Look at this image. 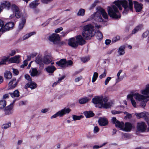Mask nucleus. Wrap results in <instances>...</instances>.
<instances>
[{"instance_id": "4c0bfd02", "label": "nucleus", "mask_w": 149, "mask_h": 149, "mask_svg": "<svg viewBox=\"0 0 149 149\" xmlns=\"http://www.w3.org/2000/svg\"><path fill=\"white\" fill-rule=\"evenodd\" d=\"M83 118V116L81 115L77 116L75 115L72 116V118L74 120H79Z\"/></svg>"}, {"instance_id": "c85d7f7f", "label": "nucleus", "mask_w": 149, "mask_h": 149, "mask_svg": "<svg viewBox=\"0 0 149 149\" xmlns=\"http://www.w3.org/2000/svg\"><path fill=\"white\" fill-rule=\"evenodd\" d=\"M36 32H33L31 33H28L27 34H26L24 35L23 37H22V39L23 40H25L30 37L31 36L35 34Z\"/></svg>"}, {"instance_id": "393cba45", "label": "nucleus", "mask_w": 149, "mask_h": 149, "mask_svg": "<svg viewBox=\"0 0 149 149\" xmlns=\"http://www.w3.org/2000/svg\"><path fill=\"white\" fill-rule=\"evenodd\" d=\"M124 46H121L118 48V52L120 56L123 55L125 53Z\"/></svg>"}, {"instance_id": "9b49d317", "label": "nucleus", "mask_w": 149, "mask_h": 149, "mask_svg": "<svg viewBox=\"0 0 149 149\" xmlns=\"http://www.w3.org/2000/svg\"><path fill=\"white\" fill-rule=\"evenodd\" d=\"M147 128V125L146 124L143 122L139 123L137 124V130L138 131L143 132L145 131Z\"/></svg>"}, {"instance_id": "774afa93", "label": "nucleus", "mask_w": 149, "mask_h": 149, "mask_svg": "<svg viewBox=\"0 0 149 149\" xmlns=\"http://www.w3.org/2000/svg\"><path fill=\"white\" fill-rule=\"evenodd\" d=\"M111 41L110 40L107 39L105 40V43L106 45L109 44L111 42Z\"/></svg>"}, {"instance_id": "7c9ffc66", "label": "nucleus", "mask_w": 149, "mask_h": 149, "mask_svg": "<svg viewBox=\"0 0 149 149\" xmlns=\"http://www.w3.org/2000/svg\"><path fill=\"white\" fill-rule=\"evenodd\" d=\"M43 63L46 64H48L51 61V60L47 56H44L42 58Z\"/></svg>"}, {"instance_id": "052dcab7", "label": "nucleus", "mask_w": 149, "mask_h": 149, "mask_svg": "<svg viewBox=\"0 0 149 149\" xmlns=\"http://www.w3.org/2000/svg\"><path fill=\"white\" fill-rule=\"evenodd\" d=\"M111 113L113 114H116L120 113L121 112L116 110H113L111 111Z\"/></svg>"}, {"instance_id": "9d476101", "label": "nucleus", "mask_w": 149, "mask_h": 149, "mask_svg": "<svg viewBox=\"0 0 149 149\" xmlns=\"http://www.w3.org/2000/svg\"><path fill=\"white\" fill-rule=\"evenodd\" d=\"M48 39L51 42H52L54 44H56L60 40V38L58 34L53 33L49 36Z\"/></svg>"}, {"instance_id": "c03bdc74", "label": "nucleus", "mask_w": 149, "mask_h": 149, "mask_svg": "<svg viewBox=\"0 0 149 149\" xmlns=\"http://www.w3.org/2000/svg\"><path fill=\"white\" fill-rule=\"evenodd\" d=\"M134 96V94L133 92H131L130 94H128L127 96V99H130V100H133V97Z\"/></svg>"}, {"instance_id": "79ce46f5", "label": "nucleus", "mask_w": 149, "mask_h": 149, "mask_svg": "<svg viewBox=\"0 0 149 149\" xmlns=\"http://www.w3.org/2000/svg\"><path fill=\"white\" fill-rule=\"evenodd\" d=\"M85 10L82 9H80L77 13V15L79 16H83L84 15Z\"/></svg>"}, {"instance_id": "bf43d9fd", "label": "nucleus", "mask_w": 149, "mask_h": 149, "mask_svg": "<svg viewBox=\"0 0 149 149\" xmlns=\"http://www.w3.org/2000/svg\"><path fill=\"white\" fill-rule=\"evenodd\" d=\"M62 30L63 28L62 27H60L56 29L55 31V32L56 33H58L62 31Z\"/></svg>"}, {"instance_id": "a878e982", "label": "nucleus", "mask_w": 149, "mask_h": 149, "mask_svg": "<svg viewBox=\"0 0 149 149\" xmlns=\"http://www.w3.org/2000/svg\"><path fill=\"white\" fill-rule=\"evenodd\" d=\"M4 77L7 79H11L12 77V74L9 71H6L4 73Z\"/></svg>"}, {"instance_id": "f257e3e1", "label": "nucleus", "mask_w": 149, "mask_h": 149, "mask_svg": "<svg viewBox=\"0 0 149 149\" xmlns=\"http://www.w3.org/2000/svg\"><path fill=\"white\" fill-rule=\"evenodd\" d=\"M128 1V5L127 1L125 0L115 1L113 3L115 5L107 7V11L109 15L113 18H120L121 16L118 8L120 10H122V8L121 6L124 8L123 13L127 14L129 10L132 11L133 8L132 1L131 0H129Z\"/></svg>"}, {"instance_id": "a18cd8bd", "label": "nucleus", "mask_w": 149, "mask_h": 149, "mask_svg": "<svg viewBox=\"0 0 149 149\" xmlns=\"http://www.w3.org/2000/svg\"><path fill=\"white\" fill-rule=\"evenodd\" d=\"M122 70H119L117 74V78L116 79V81L118 82L119 81L121 80L120 78V75L121 73L122 72Z\"/></svg>"}, {"instance_id": "680f3d73", "label": "nucleus", "mask_w": 149, "mask_h": 149, "mask_svg": "<svg viewBox=\"0 0 149 149\" xmlns=\"http://www.w3.org/2000/svg\"><path fill=\"white\" fill-rule=\"evenodd\" d=\"M12 70H13V73L15 75H17L18 74L19 72L17 70L14 68H13Z\"/></svg>"}, {"instance_id": "72a5a7b5", "label": "nucleus", "mask_w": 149, "mask_h": 149, "mask_svg": "<svg viewBox=\"0 0 149 149\" xmlns=\"http://www.w3.org/2000/svg\"><path fill=\"white\" fill-rule=\"evenodd\" d=\"M35 62L37 64L41 65L43 63L42 58L40 57H37L35 60Z\"/></svg>"}, {"instance_id": "09e8293b", "label": "nucleus", "mask_w": 149, "mask_h": 149, "mask_svg": "<svg viewBox=\"0 0 149 149\" xmlns=\"http://www.w3.org/2000/svg\"><path fill=\"white\" fill-rule=\"evenodd\" d=\"M4 25V22L3 21L0 19V32L2 30Z\"/></svg>"}, {"instance_id": "a211bd4d", "label": "nucleus", "mask_w": 149, "mask_h": 149, "mask_svg": "<svg viewBox=\"0 0 149 149\" xmlns=\"http://www.w3.org/2000/svg\"><path fill=\"white\" fill-rule=\"evenodd\" d=\"M134 7L136 12H139L143 8L142 4L138 3L137 1H134Z\"/></svg>"}, {"instance_id": "f03ea898", "label": "nucleus", "mask_w": 149, "mask_h": 149, "mask_svg": "<svg viewBox=\"0 0 149 149\" xmlns=\"http://www.w3.org/2000/svg\"><path fill=\"white\" fill-rule=\"evenodd\" d=\"M108 98L106 96H97L93 98L92 101L95 105L96 107L108 109L111 107L113 104L112 102L111 101L108 102Z\"/></svg>"}, {"instance_id": "7ed1b4c3", "label": "nucleus", "mask_w": 149, "mask_h": 149, "mask_svg": "<svg viewBox=\"0 0 149 149\" xmlns=\"http://www.w3.org/2000/svg\"><path fill=\"white\" fill-rule=\"evenodd\" d=\"M97 11L92 15L90 17L88 18L87 21L93 19L96 21L97 22H102L103 21L101 15H102L103 17L105 19H107L108 17V15L104 9L101 8H97Z\"/></svg>"}, {"instance_id": "13d9d810", "label": "nucleus", "mask_w": 149, "mask_h": 149, "mask_svg": "<svg viewBox=\"0 0 149 149\" xmlns=\"http://www.w3.org/2000/svg\"><path fill=\"white\" fill-rule=\"evenodd\" d=\"M8 58H5L4 59H2L0 61V65L4 64L6 63V62Z\"/></svg>"}, {"instance_id": "5701e85b", "label": "nucleus", "mask_w": 149, "mask_h": 149, "mask_svg": "<svg viewBox=\"0 0 149 149\" xmlns=\"http://www.w3.org/2000/svg\"><path fill=\"white\" fill-rule=\"evenodd\" d=\"M38 1L39 0H36L30 3L29 4V8L32 9L36 8L39 4Z\"/></svg>"}, {"instance_id": "dca6fc26", "label": "nucleus", "mask_w": 149, "mask_h": 149, "mask_svg": "<svg viewBox=\"0 0 149 149\" xmlns=\"http://www.w3.org/2000/svg\"><path fill=\"white\" fill-rule=\"evenodd\" d=\"M14 25V24L12 22H9L6 24L4 26H3V29L1 31H5L9 30L12 28Z\"/></svg>"}, {"instance_id": "69168bd1", "label": "nucleus", "mask_w": 149, "mask_h": 149, "mask_svg": "<svg viewBox=\"0 0 149 149\" xmlns=\"http://www.w3.org/2000/svg\"><path fill=\"white\" fill-rule=\"evenodd\" d=\"M15 14H11L9 16V18L11 19H14L15 18Z\"/></svg>"}, {"instance_id": "de8ad7c7", "label": "nucleus", "mask_w": 149, "mask_h": 149, "mask_svg": "<svg viewBox=\"0 0 149 149\" xmlns=\"http://www.w3.org/2000/svg\"><path fill=\"white\" fill-rule=\"evenodd\" d=\"M111 77H107L104 81V84L105 85H107L108 83L111 80Z\"/></svg>"}, {"instance_id": "c756f323", "label": "nucleus", "mask_w": 149, "mask_h": 149, "mask_svg": "<svg viewBox=\"0 0 149 149\" xmlns=\"http://www.w3.org/2000/svg\"><path fill=\"white\" fill-rule=\"evenodd\" d=\"M11 96L13 98L17 97L19 96V92L17 90H15L13 93H10Z\"/></svg>"}, {"instance_id": "412c9836", "label": "nucleus", "mask_w": 149, "mask_h": 149, "mask_svg": "<svg viewBox=\"0 0 149 149\" xmlns=\"http://www.w3.org/2000/svg\"><path fill=\"white\" fill-rule=\"evenodd\" d=\"M135 115L139 118L143 117L148 118L149 117V113L146 112L136 113H135Z\"/></svg>"}, {"instance_id": "f704fd0d", "label": "nucleus", "mask_w": 149, "mask_h": 149, "mask_svg": "<svg viewBox=\"0 0 149 149\" xmlns=\"http://www.w3.org/2000/svg\"><path fill=\"white\" fill-rule=\"evenodd\" d=\"M6 105V102L5 100H0V109L4 108Z\"/></svg>"}, {"instance_id": "2f4dec72", "label": "nucleus", "mask_w": 149, "mask_h": 149, "mask_svg": "<svg viewBox=\"0 0 149 149\" xmlns=\"http://www.w3.org/2000/svg\"><path fill=\"white\" fill-rule=\"evenodd\" d=\"M26 22V19L25 18L22 19L21 22L19 23L18 26L19 28L21 29L23 28L24 25Z\"/></svg>"}, {"instance_id": "5fc2aeb1", "label": "nucleus", "mask_w": 149, "mask_h": 149, "mask_svg": "<svg viewBox=\"0 0 149 149\" xmlns=\"http://www.w3.org/2000/svg\"><path fill=\"white\" fill-rule=\"evenodd\" d=\"M82 79V77L81 76H80L77 77L75 78L74 81L75 82H78L80 81Z\"/></svg>"}, {"instance_id": "39448f33", "label": "nucleus", "mask_w": 149, "mask_h": 149, "mask_svg": "<svg viewBox=\"0 0 149 149\" xmlns=\"http://www.w3.org/2000/svg\"><path fill=\"white\" fill-rule=\"evenodd\" d=\"M95 34L94 27L90 24L84 26L82 32L83 37L86 39H91Z\"/></svg>"}, {"instance_id": "603ef678", "label": "nucleus", "mask_w": 149, "mask_h": 149, "mask_svg": "<svg viewBox=\"0 0 149 149\" xmlns=\"http://www.w3.org/2000/svg\"><path fill=\"white\" fill-rule=\"evenodd\" d=\"M27 61V60H24L23 62V64L21 65L20 66V67L23 68L25 66H27L28 64Z\"/></svg>"}, {"instance_id": "49530a36", "label": "nucleus", "mask_w": 149, "mask_h": 149, "mask_svg": "<svg viewBox=\"0 0 149 149\" xmlns=\"http://www.w3.org/2000/svg\"><path fill=\"white\" fill-rule=\"evenodd\" d=\"M120 39V37L117 36L113 38L112 41L113 42H116Z\"/></svg>"}, {"instance_id": "b1692460", "label": "nucleus", "mask_w": 149, "mask_h": 149, "mask_svg": "<svg viewBox=\"0 0 149 149\" xmlns=\"http://www.w3.org/2000/svg\"><path fill=\"white\" fill-rule=\"evenodd\" d=\"M20 56H16L10 59L9 61L11 63H19Z\"/></svg>"}, {"instance_id": "4468645a", "label": "nucleus", "mask_w": 149, "mask_h": 149, "mask_svg": "<svg viewBox=\"0 0 149 149\" xmlns=\"http://www.w3.org/2000/svg\"><path fill=\"white\" fill-rule=\"evenodd\" d=\"M68 44L72 47L74 48H76L78 46V43L74 38H72L68 40Z\"/></svg>"}, {"instance_id": "473e14b6", "label": "nucleus", "mask_w": 149, "mask_h": 149, "mask_svg": "<svg viewBox=\"0 0 149 149\" xmlns=\"http://www.w3.org/2000/svg\"><path fill=\"white\" fill-rule=\"evenodd\" d=\"M142 28V25H139L136 26L135 29L132 31V34H135L138 32L139 30H141Z\"/></svg>"}, {"instance_id": "f8f14e48", "label": "nucleus", "mask_w": 149, "mask_h": 149, "mask_svg": "<svg viewBox=\"0 0 149 149\" xmlns=\"http://www.w3.org/2000/svg\"><path fill=\"white\" fill-rule=\"evenodd\" d=\"M18 81L15 79H13L8 83V90H10L14 88L17 85Z\"/></svg>"}, {"instance_id": "3c124183", "label": "nucleus", "mask_w": 149, "mask_h": 149, "mask_svg": "<svg viewBox=\"0 0 149 149\" xmlns=\"http://www.w3.org/2000/svg\"><path fill=\"white\" fill-rule=\"evenodd\" d=\"M149 34V31H147L143 34L142 36L143 38H146Z\"/></svg>"}, {"instance_id": "37998d69", "label": "nucleus", "mask_w": 149, "mask_h": 149, "mask_svg": "<svg viewBox=\"0 0 149 149\" xmlns=\"http://www.w3.org/2000/svg\"><path fill=\"white\" fill-rule=\"evenodd\" d=\"M90 59L89 56H87L82 57L81 58V60L84 63L90 60Z\"/></svg>"}, {"instance_id": "aec40b11", "label": "nucleus", "mask_w": 149, "mask_h": 149, "mask_svg": "<svg viewBox=\"0 0 149 149\" xmlns=\"http://www.w3.org/2000/svg\"><path fill=\"white\" fill-rule=\"evenodd\" d=\"M98 123L100 125L104 126L108 124V121L106 118H101L99 119Z\"/></svg>"}, {"instance_id": "6e6d98bb", "label": "nucleus", "mask_w": 149, "mask_h": 149, "mask_svg": "<svg viewBox=\"0 0 149 149\" xmlns=\"http://www.w3.org/2000/svg\"><path fill=\"white\" fill-rule=\"evenodd\" d=\"M131 102L132 103V104L133 106L135 108H136L137 107L136 106V102L135 101V100H131Z\"/></svg>"}, {"instance_id": "4be33fe9", "label": "nucleus", "mask_w": 149, "mask_h": 149, "mask_svg": "<svg viewBox=\"0 0 149 149\" xmlns=\"http://www.w3.org/2000/svg\"><path fill=\"white\" fill-rule=\"evenodd\" d=\"M142 94L143 95H149V84L147 85L145 88L142 89L140 91Z\"/></svg>"}, {"instance_id": "e433bc0d", "label": "nucleus", "mask_w": 149, "mask_h": 149, "mask_svg": "<svg viewBox=\"0 0 149 149\" xmlns=\"http://www.w3.org/2000/svg\"><path fill=\"white\" fill-rule=\"evenodd\" d=\"M38 74V72L36 68L32 69V71L31 73V75L32 76L34 77Z\"/></svg>"}, {"instance_id": "58836bf2", "label": "nucleus", "mask_w": 149, "mask_h": 149, "mask_svg": "<svg viewBox=\"0 0 149 149\" xmlns=\"http://www.w3.org/2000/svg\"><path fill=\"white\" fill-rule=\"evenodd\" d=\"M88 101V100L86 97H84L80 99L79 100V103L81 104H84Z\"/></svg>"}, {"instance_id": "0eeeda50", "label": "nucleus", "mask_w": 149, "mask_h": 149, "mask_svg": "<svg viewBox=\"0 0 149 149\" xmlns=\"http://www.w3.org/2000/svg\"><path fill=\"white\" fill-rule=\"evenodd\" d=\"M71 111V109L68 108H65L61 110L58 111L54 115L51 117V119H53L56 118L57 117L59 116L60 117H62L66 114H68Z\"/></svg>"}, {"instance_id": "0e129e2a", "label": "nucleus", "mask_w": 149, "mask_h": 149, "mask_svg": "<svg viewBox=\"0 0 149 149\" xmlns=\"http://www.w3.org/2000/svg\"><path fill=\"white\" fill-rule=\"evenodd\" d=\"M124 113L126 114V117L127 118H130L132 117V115L131 114L128 113L126 112H125Z\"/></svg>"}, {"instance_id": "2eb2a0df", "label": "nucleus", "mask_w": 149, "mask_h": 149, "mask_svg": "<svg viewBox=\"0 0 149 149\" xmlns=\"http://www.w3.org/2000/svg\"><path fill=\"white\" fill-rule=\"evenodd\" d=\"M13 104H10L7 106L5 109V113L6 115H10L12 114L13 112Z\"/></svg>"}, {"instance_id": "a19ab883", "label": "nucleus", "mask_w": 149, "mask_h": 149, "mask_svg": "<svg viewBox=\"0 0 149 149\" xmlns=\"http://www.w3.org/2000/svg\"><path fill=\"white\" fill-rule=\"evenodd\" d=\"M96 37L98 39H101L103 38V36L101 32L98 31L96 33Z\"/></svg>"}, {"instance_id": "f3484780", "label": "nucleus", "mask_w": 149, "mask_h": 149, "mask_svg": "<svg viewBox=\"0 0 149 149\" xmlns=\"http://www.w3.org/2000/svg\"><path fill=\"white\" fill-rule=\"evenodd\" d=\"M1 7L2 8H6L7 10H9L11 7V4L8 1H5L1 2Z\"/></svg>"}, {"instance_id": "4d7b16f0", "label": "nucleus", "mask_w": 149, "mask_h": 149, "mask_svg": "<svg viewBox=\"0 0 149 149\" xmlns=\"http://www.w3.org/2000/svg\"><path fill=\"white\" fill-rule=\"evenodd\" d=\"M16 51H17V50H12L11 51L9 54V55L11 56H13L16 53Z\"/></svg>"}, {"instance_id": "e2e57ef3", "label": "nucleus", "mask_w": 149, "mask_h": 149, "mask_svg": "<svg viewBox=\"0 0 149 149\" xmlns=\"http://www.w3.org/2000/svg\"><path fill=\"white\" fill-rule=\"evenodd\" d=\"M99 129L97 127H95L94 129V132L95 133H96L99 131Z\"/></svg>"}, {"instance_id": "cd10ccee", "label": "nucleus", "mask_w": 149, "mask_h": 149, "mask_svg": "<svg viewBox=\"0 0 149 149\" xmlns=\"http://www.w3.org/2000/svg\"><path fill=\"white\" fill-rule=\"evenodd\" d=\"M46 70L49 73H52L56 70V68L53 66H48L46 68Z\"/></svg>"}, {"instance_id": "423d86ee", "label": "nucleus", "mask_w": 149, "mask_h": 149, "mask_svg": "<svg viewBox=\"0 0 149 149\" xmlns=\"http://www.w3.org/2000/svg\"><path fill=\"white\" fill-rule=\"evenodd\" d=\"M134 97L136 101L141 102L140 106L143 108L145 107L146 103L149 101V95L145 96L139 93H135Z\"/></svg>"}, {"instance_id": "ea45409f", "label": "nucleus", "mask_w": 149, "mask_h": 149, "mask_svg": "<svg viewBox=\"0 0 149 149\" xmlns=\"http://www.w3.org/2000/svg\"><path fill=\"white\" fill-rule=\"evenodd\" d=\"M11 124L10 122H8V123H6L3 124L2 126V128L3 129H7L10 127Z\"/></svg>"}, {"instance_id": "1a4fd4ad", "label": "nucleus", "mask_w": 149, "mask_h": 149, "mask_svg": "<svg viewBox=\"0 0 149 149\" xmlns=\"http://www.w3.org/2000/svg\"><path fill=\"white\" fill-rule=\"evenodd\" d=\"M11 9L13 13H15V17L19 18L21 15V13L19 8L15 4H13L11 6Z\"/></svg>"}, {"instance_id": "8fccbe9b", "label": "nucleus", "mask_w": 149, "mask_h": 149, "mask_svg": "<svg viewBox=\"0 0 149 149\" xmlns=\"http://www.w3.org/2000/svg\"><path fill=\"white\" fill-rule=\"evenodd\" d=\"M107 75V72L106 71H104L103 73L101 74L99 76V78L100 79L104 78Z\"/></svg>"}, {"instance_id": "338daca9", "label": "nucleus", "mask_w": 149, "mask_h": 149, "mask_svg": "<svg viewBox=\"0 0 149 149\" xmlns=\"http://www.w3.org/2000/svg\"><path fill=\"white\" fill-rule=\"evenodd\" d=\"M48 111V109H42L41 110V111L43 113H45Z\"/></svg>"}, {"instance_id": "bb28decb", "label": "nucleus", "mask_w": 149, "mask_h": 149, "mask_svg": "<svg viewBox=\"0 0 149 149\" xmlns=\"http://www.w3.org/2000/svg\"><path fill=\"white\" fill-rule=\"evenodd\" d=\"M84 114L87 118H89L93 116L94 114L92 111H86L84 112Z\"/></svg>"}, {"instance_id": "864d4df0", "label": "nucleus", "mask_w": 149, "mask_h": 149, "mask_svg": "<svg viewBox=\"0 0 149 149\" xmlns=\"http://www.w3.org/2000/svg\"><path fill=\"white\" fill-rule=\"evenodd\" d=\"M24 77L25 78L29 81V82L31 81L32 80L29 75L27 74H26L25 75Z\"/></svg>"}, {"instance_id": "6e6552de", "label": "nucleus", "mask_w": 149, "mask_h": 149, "mask_svg": "<svg viewBox=\"0 0 149 149\" xmlns=\"http://www.w3.org/2000/svg\"><path fill=\"white\" fill-rule=\"evenodd\" d=\"M56 64L61 67L65 68L66 67L72 65V62L71 60L67 61L65 59H61L58 62H57Z\"/></svg>"}, {"instance_id": "c9c22d12", "label": "nucleus", "mask_w": 149, "mask_h": 149, "mask_svg": "<svg viewBox=\"0 0 149 149\" xmlns=\"http://www.w3.org/2000/svg\"><path fill=\"white\" fill-rule=\"evenodd\" d=\"M98 76V74L97 72H94L93 76L92 82L93 83L95 82Z\"/></svg>"}, {"instance_id": "20e7f679", "label": "nucleus", "mask_w": 149, "mask_h": 149, "mask_svg": "<svg viewBox=\"0 0 149 149\" xmlns=\"http://www.w3.org/2000/svg\"><path fill=\"white\" fill-rule=\"evenodd\" d=\"M111 121L113 123L115 124L116 127L119 128L123 131L129 132L132 130V124L130 123H126L125 124L123 122H120L115 117L112 118Z\"/></svg>"}, {"instance_id": "ddd939ff", "label": "nucleus", "mask_w": 149, "mask_h": 149, "mask_svg": "<svg viewBox=\"0 0 149 149\" xmlns=\"http://www.w3.org/2000/svg\"><path fill=\"white\" fill-rule=\"evenodd\" d=\"M37 85L36 84L34 81H31L29 82L25 86L24 88L26 89H27L29 88L31 90L35 89L36 88Z\"/></svg>"}, {"instance_id": "6ab92c4d", "label": "nucleus", "mask_w": 149, "mask_h": 149, "mask_svg": "<svg viewBox=\"0 0 149 149\" xmlns=\"http://www.w3.org/2000/svg\"><path fill=\"white\" fill-rule=\"evenodd\" d=\"M75 38L78 43V46L79 45H83L85 43V40L81 35H79L77 36Z\"/></svg>"}]
</instances>
